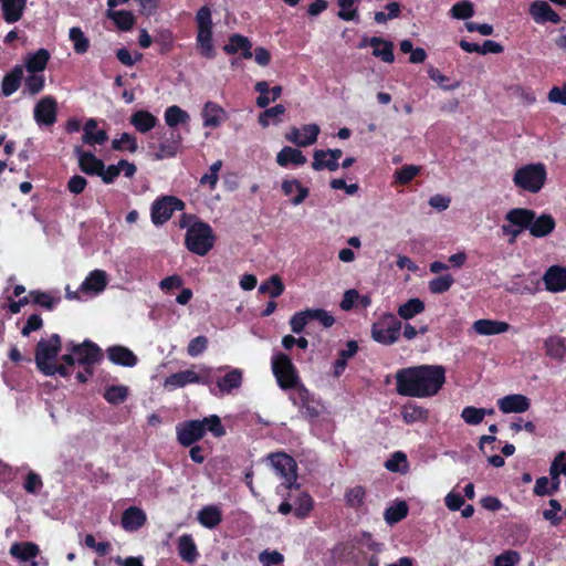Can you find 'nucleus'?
<instances>
[{"mask_svg": "<svg viewBox=\"0 0 566 566\" xmlns=\"http://www.w3.org/2000/svg\"><path fill=\"white\" fill-rule=\"evenodd\" d=\"M297 398L300 400L301 413L305 419L313 421L319 417L322 411L319 401L303 385L297 388Z\"/></svg>", "mask_w": 566, "mask_h": 566, "instance_id": "dca6fc26", "label": "nucleus"}, {"mask_svg": "<svg viewBox=\"0 0 566 566\" xmlns=\"http://www.w3.org/2000/svg\"><path fill=\"white\" fill-rule=\"evenodd\" d=\"M365 496L366 491L361 485L350 488L345 492L346 505L352 509H358L359 506L363 505Z\"/></svg>", "mask_w": 566, "mask_h": 566, "instance_id": "4d7b16f0", "label": "nucleus"}, {"mask_svg": "<svg viewBox=\"0 0 566 566\" xmlns=\"http://www.w3.org/2000/svg\"><path fill=\"white\" fill-rule=\"evenodd\" d=\"M254 90L259 93V96L256 97V106L260 108H266L271 102L270 94V86L266 81H260L254 85Z\"/></svg>", "mask_w": 566, "mask_h": 566, "instance_id": "0e129e2a", "label": "nucleus"}, {"mask_svg": "<svg viewBox=\"0 0 566 566\" xmlns=\"http://www.w3.org/2000/svg\"><path fill=\"white\" fill-rule=\"evenodd\" d=\"M191 384H200L210 387L212 384L211 368L203 366L199 371H196L192 367L191 369L174 373L165 378L164 387L172 391Z\"/></svg>", "mask_w": 566, "mask_h": 566, "instance_id": "423d86ee", "label": "nucleus"}, {"mask_svg": "<svg viewBox=\"0 0 566 566\" xmlns=\"http://www.w3.org/2000/svg\"><path fill=\"white\" fill-rule=\"evenodd\" d=\"M106 17L111 19L120 31H129L136 22L134 14L126 10L117 11L114 9H108L106 11Z\"/></svg>", "mask_w": 566, "mask_h": 566, "instance_id": "4c0bfd02", "label": "nucleus"}, {"mask_svg": "<svg viewBox=\"0 0 566 566\" xmlns=\"http://www.w3.org/2000/svg\"><path fill=\"white\" fill-rule=\"evenodd\" d=\"M177 549L180 558L189 564L195 563L199 556L197 545L190 534H182L178 538Z\"/></svg>", "mask_w": 566, "mask_h": 566, "instance_id": "c85d7f7f", "label": "nucleus"}, {"mask_svg": "<svg viewBox=\"0 0 566 566\" xmlns=\"http://www.w3.org/2000/svg\"><path fill=\"white\" fill-rule=\"evenodd\" d=\"M401 328L402 323L388 313L373 324L371 337L379 344L392 345L399 339Z\"/></svg>", "mask_w": 566, "mask_h": 566, "instance_id": "1a4fd4ad", "label": "nucleus"}, {"mask_svg": "<svg viewBox=\"0 0 566 566\" xmlns=\"http://www.w3.org/2000/svg\"><path fill=\"white\" fill-rule=\"evenodd\" d=\"M40 553V548L35 543L21 542L14 543L10 547V554L20 560L28 562L35 558Z\"/></svg>", "mask_w": 566, "mask_h": 566, "instance_id": "c9c22d12", "label": "nucleus"}, {"mask_svg": "<svg viewBox=\"0 0 566 566\" xmlns=\"http://www.w3.org/2000/svg\"><path fill=\"white\" fill-rule=\"evenodd\" d=\"M401 417L405 423L426 422L429 417V410L416 402H408L401 409Z\"/></svg>", "mask_w": 566, "mask_h": 566, "instance_id": "473e14b6", "label": "nucleus"}, {"mask_svg": "<svg viewBox=\"0 0 566 566\" xmlns=\"http://www.w3.org/2000/svg\"><path fill=\"white\" fill-rule=\"evenodd\" d=\"M57 102L53 96L41 98L34 107V119L39 125L52 126L56 122Z\"/></svg>", "mask_w": 566, "mask_h": 566, "instance_id": "4468645a", "label": "nucleus"}, {"mask_svg": "<svg viewBox=\"0 0 566 566\" xmlns=\"http://www.w3.org/2000/svg\"><path fill=\"white\" fill-rule=\"evenodd\" d=\"M130 124L137 132L146 134L158 124V118L148 111H137L130 116Z\"/></svg>", "mask_w": 566, "mask_h": 566, "instance_id": "2f4dec72", "label": "nucleus"}, {"mask_svg": "<svg viewBox=\"0 0 566 566\" xmlns=\"http://www.w3.org/2000/svg\"><path fill=\"white\" fill-rule=\"evenodd\" d=\"M208 338L203 335L192 338L187 347V353L190 357L201 355L208 347Z\"/></svg>", "mask_w": 566, "mask_h": 566, "instance_id": "774afa93", "label": "nucleus"}, {"mask_svg": "<svg viewBox=\"0 0 566 566\" xmlns=\"http://www.w3.org/2000/svg\"><path fill=\"white\" fill-rule=\"evenodd\" d=\"M339 167V164L332 159L327 153L323 149H317L314 151L312 168L316 171H321L323 169H327L329 171H335Z\"/></svg>", "mask_w": 566, "mask_h": 566, "instance_id": "37998d69", "label": "nucleus"}, {"mask_svg": "<svg viewBox=\"0 0 566 566\" xmlns=\"http://www.w3.org/2000/svg\"><path fill=\"white\" fill-rule=\"evenodd\" d=\"M421 172V167L416 165H403L395 171V182L401 186L408 185Z\"/></svg>", "mask_w": 566, "mask_h": 566, "instance_id": "8fccbe9b", "label": "nucleus"}, {"mask_svg": "<svg viewBox=\"0 0 566 566\" xmlns=\"http://www.w3.org/2000/svg\"><path fill=\"white\" fill-rule=\"evenodd\" d=\"M69 38L73 42V49L75 53L84 54L88 51L90 40L85 36L81 28H71L69 32Z\"/></svg>", "mask_w": 566, "mask_h": 566, "instance_id": "49530a36", "label": "nucleus"}, {"mask_svg": "<svg viewBox=\"0 0 566 566\" xmlns=\"http://www.w3.org/2000/svg\"><path fill=\"white\" fill-rule=\"evenodd\" d=\"M548 292L558 293L566 290V266L552 265L543 275Z\"/></svg>", "mask_w": 566, "mask_h": 566, "instance_id": "a211bd4d", "label": "nucleus"}, {"mask_svg": "<svg viewBox=\"0 0 566 566\" xmlns=\"http://www.w3.org/2000/svg\"><path fill=\"white\" fill-rule=\"evenodd\" d=\"M252 43L251 41L239 33L231 34L229 36V41L223 45L222 50L226 54L233 55L241 51V55L243 59L252 57Z\"/></svg>", "mask_w": 566, "mask_h": 566, "instance_id": "5701e85b", "label": "nucleus"}, {"mask_svg": "<svg viewBox=\"0 0 566 566\" xmlns=\"http://www.w3.org/2000/svg\"><path fill=\"white\" fill-rule=\"evenodd\" d=\"M44 76L36 73H31L24 81L25 90L31 94L35 95L40 93L44 87Z\"/></svg>", "mask_w": 566, "mask_h": 566, "instance_id": "69168bd1", "label": "nucleus"}, {"mask_svg": "<svg viewBox=\"0 0 566 566\" xmlns=\"http://www.w3.org/2000/svg\"><path fill=\"white\" fill-rule=\"evenodd\" d=\"M185 202L175 196H161L157 198L150 208L151 222L155 226H163L174 214L175 211H182Z\"/></svg>", "mask_w": 566, "mask_h": 566, "instance_id": "9b49d317", "label": "nucleus"}, {"mask_svg": "<svg viewBox=\"0 0 566 566\" xmlns=\"http://www.w3.org/2000/svg\"><path fill=\"white\" fill-rule=\"evenodd\" d=\"M176 434L180 446L191 447L205 437L202 421L195 419L179 422L176 426Z\"/></svg>", "mask_w": 566, "mask_h": 566, "instance_id": "ddd939ff", "label": "nucleus"}, {"mask_svg": "<svg viewBox=\"0 0 566 566\" xmlns=\"http://www.w3.org/2000/svg\"><path fill=\"white\" fill-rule=\"evenodd\" d=\"M285 113V107L282 104H276L273 107L265 108L262 113L259 115V124L262 127H268L271 122L273 124H277L281 122L280 116Z\"/></svg>", "mask_w": 566, "mask_h": 566, "instance_id": "de8ad7c7", "label": "nucleus"}, {"mask_svg": "<svg viewBox=\"0 0 566 566\" xmlns=\"http://www.w3.org/2000/svg\"><path fill=\"white\" fill-rule=\"evenodd\" d=\"M66 350L75 356V360L88 374H94V365L103 359V352L97 344L90 339H85L81 344L69 342Z\"/></svg>", "mask_w": 566, "mask_h": 566, "instance_id": "0eeeda50", "label": "nucleus"}, {"mask_svg": "<svg viewBox=\"0 0 566 566\" xmlns=\"http://www.w3.org/2000/svg\"><path fill=\"white\" fill-rule=\"evenodd\" d=\"M449 14L458 20L470 19L474 14V4L470 0L458 1L451 7Z\"/></svg>", "mask_w": 566, "mask_h": 566, "instance_id": "09e8293b", "label": "nucleus"}, {"mask_svg": "<svg viewBox=\"0 0 566 566\" xmlns=\"http://www.w3.org/2000/svg\"><path fill=\"white\" fill-rule=\"evenodd\" d=\"M146 521V513L142 509L129 506L123 512L120 524L125 531L135 532L143 527Z\"/></svg>", "mask_w": 566, "mask_h": 566, "instance_id": "b1692460", "label": "nucleus"}, {"mask_svg": "<svg viewBox=\"0 0 566 566\" xmlns=\"http://www.w3.org/2000/svg\"><path fill=\"white\" fill-rule=\"evenodd\" d=\"M29 296L31 297V302L33 304L39 305L49 312L53 311L61 301L60 297H55L49 292L41 290H31L29 292Z\"/></svg>", "mask_w": 566, "mask_h": 566, "instance_id": "a19ab883", "label": "nucleus"}, {"mask_svg": "<svg viewBox=\"0 0 566 566\" xmlns=\"http://www.w3.org/2000/svg\"><path fill=\"white\" fill-rule=\"evenodd\" d=\"M547 179L546 167L542 163L527 164L517 168L513 176L514 185L527 192L537 193Z\"/></svg>", "mask_w": 566, "mask_h": 566, "instance_id": "20e7f679", "label": "nucleus"}, {"mask_svg": "<svg viewBox=\"0 0 566 566\" xmlns=\"http://www.w3.org/2000/svg\"><path fill=\"white\" fill-rule=\"evenodd\" d=\"M269 460L275 471V473L284 480L282 485L285 489H298L300 485L296 483L297 480V464L296 461L284 452L271 453Z\"/></svg>", "mask_w": 566, "mask_h": 566, "instance_id": "9d476101", "label": "nucleus"}, {"mask_svg": "<svg viewBox=\"0 0 566 566\" xmlns=\"http://www.w3.org/2000/svg\"><path fill=\"white\" fill-rule=\"evenodd\" d=\"M243 375L240 369H232L217 380L216 387L222 394H231L232 390L241 387Z\"/></svg>", "mask_w": 566, "mask_h": 566, "instance_id": "f704fd0d", "label": "nucleus"}, {"mask_svg": "<svg viewBox=\"0 0 566 566\" xmlns=\"http://www.w3.org/2000/svg\"><path fill=\"white\" fill-rule=\"evenodd\" d=\"M319 132V126L316 124L303 125L301 127L302 142L298 143V147H307L316 143Z\"/></svg>", "mask_w": 566, "mask_h": 566, "instance_id": "bf43d9fd", "label": "nucleus"}, {"mask_svg": "<svg viewBox=\"0 0 566 566\" xmlns=\"http://www.w3.org/2000/svg\"><path fill=\"white\" fill-rule=\"evenodd\" d=\"M50 60V53L46 49H39L25 59V69L29 73H39L45 70Z\"/></svg>", "mask_w": 566, "mask_h": 566, "instance_id": "e433bc0d", "label": "nucleus"}, {"mask_svg": "<svg viewBox=\"0 0 566 566\" xmlns=\"http://www.w3.org/2000/svg\"><path fill=\"white\" fill-rule=\"evenodd\" d=\"M23 77L22 67L17 65L10 73L6 74L2 83L1 91L4 96H10L17 92L21 85Z\"/></svg>", "mask_w": 566, "mask_h": 566, "instance_id": "58836bf2", "label": "nucleus"}, {"mask_svg": "<svg viewBox=\"0 0 566 566\" xmlns=\"http://www.w3.org/2000/svg\"><path fill=\"white\" fill-rule=\"evenodd\" d=\"M473 329L479 335H497L510 329V324L501 321L481 318L473 323Z\"/></svg>", "mask_w": 566, "mask_h": 566, "instance_id": "bb28decb", "label": "nucleus"}, {"mask_svg": "<svg viewBox=\"0 0 566 566\" xmlns=\"http://www.w3.org/2000/svg\"><path fill=\"white\" fill-rule=\"evenodd\" d=\"M505 220L516 227L526 228L535 238H544L551 234L555 227V219L548 213H542L536 217L534 210L526 208H513L506 216Z\"/></svg>", "mask_w": 566, "mask_h": 566, "instance_id": "f03ea898", "label": "nucleus"}, {"mask_svg": "<svg viewBox=\"0 0 566 566\" xmlns=\"http://www.w3.org/2000/svg\"><path fill=\"white\" fill-rule=\"evenodd\" d=\"M171 142H165L159 144L158 153H156L155 158L156 159H164V158H170L175 157L178 151V146L181 140V137L179 134H171Z\"/></svg>", "mask_w": 566, "mask_h": 566, "instance_id": "3c124183", "label": "nucleus"}, {"mask_svg": "<svg viewBox=\"0 0 566 566\" xmlns=\"http://www.w3.org/2000/svg\"><path fill=\"white\" fill-rule=\"evenodd\" d=\"M164 117L166 125L170 128H175L181 124H187L190 120L189 114L178 105L167 107Z\"/></svg>", "mask_w": 566, "mask_h": 566, "instance_id": "79ce46f5", "label": "nucleus"}, {"mask_svg": "<svg viewBox=\"0 0 566 566\" xmlns=\"http://www.w3.org/2000/svg\"><path fill=\"white\" fill-rule=\"evenodd\" d=\"M62 348V340L59 334H52L49 339H41L35 347V364L43 373L57 358Z\"/></svg>", "mask_w": 566, "mask_h": 566, "instance_id": "f8f14e48", "label": "nucleus"}, {"mask_svg": "<svg viewBox=\"0 0 566 566\" xmlns=\"http://www.w3.org/2000/svg\"><path fill=\"white\" fill-rule=\"evenodd\" d=\"M486 416V409L485 408H476L473 406H468L463 408L461 412V418L463 421L470 426H476L480 424L484 417Z\"/></svg>", "mask_w": 566, "mask_h": 566, "instance_id": "6e6d98bb", "label": "nucleus"}, {"mask_svg": "<svg viewBox=\"0 0 566 566\" xmlns=\"http://www.w3.org/2000/svg\"><path fill=\"white\" fill-rule=\"evenodd\" d=\"M107 356L112 363L124 367H134L138 361L137 356L130 349L120 345L109 347Z\"/></svg>", "mask_w": 566, "mask_h": 566, "instance_id": "393cba45", "label": "nucleus"}, {"mask_svg": "<svg viewBox=\"0 0 566 566\" xmlns=\"http://www.w3.org/2000/svg\"><path fill=\"white\" fill-rule=\"evenodd\" d=\"M426 308V304L422 300L413 297L401 304L397 308V314L400 318L409 321L415 316L421 314Z\"/></svg>", "mask_w": 566, "mask_h": 566, "instance_id": "ea45409f", "label": "nucleus"}, {"mask_svg": "<svg viewBox=\"0 0 566 566\" xmlns=\"http://www.w3.org/2000/svg\"><path fill=\"white\" fill-rule=\"evenodd\" d=\"M276 163L281 167L302 166L306 163V157L303 153L290 146L283 147L276 155Z\"/></svg>", "mask_w": 566, "mask_h": 566, "instance_id": "c756f323", "label": "nucleus"}, {"mask_svg": "<svg viewBox=\"0 0 566 566\" xmlns=\"http://www.w3.org/2000/svg\"><path fill=\"white\" fill-rule=\"evenodd\" d=\"M453 283L454 279L451 274L440 275L429 281V291L432 294H442L449 291Z\"/></svg>", "mask_w": 566, "mask_h": 566, "instance_id": "5fc2aeb1", "label": "nucleus"}, {"mask_svg": "<svg viewBox=\"0 0 566 566\" xmlns=\"http://www.w3.org/2000/svg\"><path fill=\"white\" fill-rule=\"evenodd\" d=\"M203 126L208 128L219 127L226 119V111L216 102H207L201 112Z\"/></svg>", "mask_w": 566, "mask_h": 566, "instance_id": "4be33fe9", "label": "nucleus"}, {"mask_svg": "<svg viewBox=\"0 0 566 566\" xmlns=\"http://www.w3.org/2000/svg\"><path fill=\"white\" fill-rule=\"evenodd\" d=\"M107 286V275L103 270H94L90 272L86 279L80 285L81 293L99 294Z\"/></svg>", "mask_w": 566, "mask_h": 566, "instance_id": "412c9836", "label": "nucleus"}, {"mask_svg": "<svg viewBox=\"0 0 566 566\" xmlns=\"http://www.w3.org/2000/svg\"><path fill=\"white\" fill-rule=\"evenodd\" d=\"M2 18L7 23L18 22L23 14L27 0H0Z\"/></svg>", "mask_w": 566, "mask_h": 566, "instance_id": "cd10ccee", "label": "nucleus"}, {"mask_svg": "<svg viewBox=\"0 0 566 566\" xmlns=\"http://www.w3.org/2000/svg\"><path fill=\"white\" fill-rule=\"evenodd\" d=\"M259 292L269 294L272 298H275L282 295L284 292V284L281 277L274 274L269 280L261 283Z\"/></svg>", "mask_w": 566, "mask_h": 566, "instance_id": "a18cd8bd", "label": "nucleus"}, {"mask_svg": "<svg viewBox=\"0 0 566 566\" xmlns=\"http://www.w3.org/2000/svg\"><path fill=\"white\" fill-rule=\"evenodd\" d=\"M216 235L211 226L205 221L196 220L185 235V245L193 254L207 255L213 248Z\"/></svg>", "mask_w": 566, "mask_h": 566, "instance_id": "7ed1b4c3", "label": "nucleus"}, {"mask_svg": "<svg viewBox=\"0 0 566 566\" xmlns=\"http://www.w3.org/2000/svg\"><path fill=\"white\" fill-rule=\"evenodd\" d=\"M530 14L536 23L552 22L557 24L560 22V17L555 12L552 7L543 0H536L530 6Z\"/></svg>", "mask_w": 566, "mask_h": 566, "instance_id": "aec40b11", "label": "nucleus"}, {"mask_svg": "<svg viewBox=\"0 0 566 566\" xmlns=\"http://www.w3.org/2000/svg\"><path fill=\"white\" fill-rule=\"evenodd\" d=\"M112 148L117 151L127 149L130 153H135L138 149L137 139L135 136L128 133H123L120 135V138L113 139Z\"/></svg>", "mask_w": 566, "mask_h": 566, "instance_id": "13d9d810", "label": "nucleus"}, {"mask_svg": "<svg viewBox=\"0 0 566 566\" xmlns=\"http://www.w3.org/2000/svg\"><path fill=\"white\" fill-rule=\"evenodd\" d=\"M271 364L273 375L282 389H292L297 387L300 377L297 369L289 355L277 353L273 355Z\"/></svg>", "mask_w": 566, "mask_h": 566, "instance_id": "6e6552de", "label": "nucleus"}, {"mask_svg": "<svg viewBox=\"0 0 566 566\" xmlns=\"http://www.w3.org/2000/svg\"><path fill=\"white\" fill-rule=\"evenodd\" d=\"M548 504L551 509L543 511V517L544 520L548 521L553 526H558L563 521V516H559L557 514L558 512L562 511V505L555 499H551Z\"/></svg>", "mask_w": 566, "mask_h": 566, "instance_id": "e2e57ef3", "label": "nucleus"}, {"mask_svg": "<svg viewBox=\"0 0 566 566\" xmlns=\"http://www.w3.org/2000/svg\"><path fill=\"white\" fill-rule=\"evenodd\" d=\"M366 45L374 48L373 55L385 63H392L395 61L394 43L391 41L378 36L364 38L359 48H365Z\"/></svg>", "mask_w": 566, "mask_h": 566, "instance_id": "f3484780", "label": "nucleus"}, {"mask_svg": "<svg viewBox=\"0 0 566 566\" xmlns=\"http://www.w3.org/2000/svg\"><path fill=\"white\" fill-rule=\"evenodd\" d=\"M521 555L516 551H505L494 559V566H515L520 563Z\"/></svg>", "mask_w": 566, "mask_h": 566, "instance_id": "338daca9", "label": "nucleus"}, {"mask_svg": "<svg viewBox=\"0 0 566 566\" xmlns=\"http://www.w3.org/2000/svg\"><path fill=\"white\" fill-rule=\"evenodd\" d=\"M311 321L310 308L295 313L290 319V326L293 333L300 334Z\"/></svg>", "mask_w": 566, "mask_h": 566, "instance_id": "680f3d73", "label": "nucleus"}, {"mask_svg": "<svg viewBox=\"0 0 566 566\" xmlns=\"http://www.w3.org/2000/svg\"><path fill=\"white\" fill-rule=\"evenodd\" d=\"M314 501L308 493H303L296 502V507L294 510V514L298 518H305L308 516L310 512L313 510Z\"/></svg>", "mask_w": 566, "mask_h": 566, "instance_id": "052dcab7", "label": "nucleus"}, {"mask_svg": "<svg viewBox=\"0 0 566 566\" xmlns=\"http://www.w3.org/2000/svg\"><path fill=\"white\" fill-rule=\"evenodd\" d=\"M74 155L78 160V167L82 172L87 176L99 177V175H102L103 168H105V164L93 153L84 150L82 146H75Z\"/></svg>", "mask_w": 566, "mask_h": 566, "instance_id": "2eb2a0df", "label": "nucleus"}, {"mask_svg": "<svg viewBox=\"0 0 566 566\" xmlns=\"http://www.w3.org/2000/svg\"><path fill=\"white\" fill-rule=\"evenodd\" d=\"M203 436L207 431L211 432L213 437L220 438L226 434V429L221 423V419L217 415L205 417L202 420Z\"/></svg>", "mask_w": 566, "mask_h": 566, "instance_id": "864d4df0", "label": "nucleus"}, {"mask_svg": "<svg viewBox=\"0 0 566 566\" xmlns=\"http://www.w3.org/2000/svg\"><path fill=\"white\" fill-rule=\"evenodd\" d=\"M197 520L203 527L213 530L222 522V511L218 505H206L198 512Z\"/></svg>", "mask_w": 566, "mask_h": 566, "instance_id": "a878e982", "label": "nucleus"}, {"mask_svg": "<svg viewBox=\"0 0 566 566\" xmlns=\"http://www.w3.org/2000/svg\"><path fill=\"white\" fill-rule=\"evenodd\" d=\"M545 354L557 361H563L566 356V338L553 335L544 342Z\"/></svg>", "mask_w": 566, "mask_h": 566, "instance_id": "7c9ffc66", "label": "nucleus"}, {"mask_svg": "<svg viewBox=\"0 0 566 566\" xmlns=\"http://www.w3.org/2000/svg\"><path fill=\"white\" fill-rule=\"evenodd\" d=\"M408 505L405 501H400L395 505L389 506L386 509L384 517L385 521L389 524H396L400 521H402L408 515Z\"/></svg>", "mask_w": 566, "mask_h": 566, "instance_id": "c03bdc74", "label": "nucleus"}, {"mask_svg": "<svg viewBox=\"0 0 566 566\" xmlns=\"http://www.w3.org/2000/svg\"><path fill=\"white\" fill-rule=\"evenodd\" d=\"M497 407L503 413H522L530 409L531 400L524 395L512 394L499 399Z\"/></svg>", "mask_w": 566, "mask_h": 566, "instance_id": "6ab92c4d", "label": "nucleus"}, {"mask_svg": "<svg viewBox=\"0 0 566 566\" xmlns=\"http://www.w3.org/2000/svg\"><path fill=\"white\" fill-rule=\"evenodd\" d=\"M396 391L403 397L429 398L446 384L442 365H418L398 369L395 375Z\"/></svg>", "mask_w": 566, "mask_h": 566, "instance_id": "f257e3e1", "label": "nucleus"}, {"mask_svg": "<svg viewBox=\"0 0 566 566\" xmlns=\"http://www.w3.org/2000/svg\"><path fill=\"white\" fill-rule=\"evenodd\" d=\"M128 397V388L123 385H113L106 388L104 399L111 405L123 403Z\"/></svg>", "mask_w": 566, "mask_h": 566, "instance_id": "603ef678", "label": "nucleus"}, {"mask_svg": "<svg viewBox=\"0 0 566 566\" xmlns=\"http://www.w3.org/2000/svg\"><path fill=\"white\" fill-rule=\"evenodd\" d=\"M284 196H292L296 191V196L291 199L294 206L301 205L310 193L308 188L304 187L297 179H284L281 186Z\"/></svg>", "mask_w": 566, "mask_h": 566, "instance_id": "72a5a7b5", "label": "nucleus"}, {"mask_svg": "<svg viewBox=\"0 0 566 566\" xmlns=\"http://www.w3.org/2000/svg\"><path fill=\"white\" fill-rule=\"evenodd\" d=\"M197 23V46L201 56L212 60L216 57V50L212 43V17L209 6H202L196 13Z\"/></svg>", "mask_w": 566, "mask_h": 566, "instance_id": "39448f33", "label": "nucleus"}]
</instances>
